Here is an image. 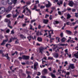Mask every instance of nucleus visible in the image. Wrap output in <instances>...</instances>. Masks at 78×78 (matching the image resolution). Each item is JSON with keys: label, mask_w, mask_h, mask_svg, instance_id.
Listing matches in <instances>:
<instances>
[{"label": "nucleus", "mask_w": 78, "mask_h": 78, "mask_svg": "<svg viewBox=\"0 0 78 78\" xmlns=\"http://www.w3.org/2000/svg\"><path fill=\"white\" fill-rule=\"evenodd\" d=\"M72 11L73 12H75L76 11V9H72Z\"/></svg>", "instance_id": "obj_54"}, {"label": "nucleus", "mask_w": 78, "mask_h": 78, "mask_svg": "<svg viewBox=\"0 0 78 78\" xmlns=\"http://www.w3.org/2000/svg\"><path fill=\"white\" fill-rule=\"evenodd\" d=\"M11 34H14V30H12V31H11Z\"/></svg>", "instance_id": "obj_34"}, {"label": "nucleus", "mask_w": 78, "mask_h": 78, "mask_svg": "<svg viewBox=\"0 0 78 78\" xmlns=\"http://www.w3.org/2000/svg\"><path fill=\"white\" fill-rule=\"evenodd\" d=\"M0 9L1 10V11H2V13H3L5 11V8L4 7L0 8Z\"/></svg>", "instance_id": "obj_5"}, {"label": "nucleus", "mask_w": 78, "mask_h": 78, "mask_svg": "<svg viewBox=\"0 0 78 78\" xmlns=\"http://www.w3.org/2000/svg\"><path fill=\"white\" fill-rule=\"evenodd\" d=\"M39 31H38L37 32V33L36 34L37 36H39Z\"/></svg>", "instance_id": "obj_41"}, {"label": "nucleus", "mask_w": 78, "mask_h": 78, "mask_svg": "<svg viewBox=\"0 0 78 78\" xmlns=\"http://www.w3.org/2000/svg\"><path fill=\"white\" fill-rule=\"evenodd\" d=\"M20 36L21 38H23V37H24V36L22 34H21Z\"/></svg>", "instance_id": "obj_43"}, {"label": "nucleus", "mask_w": 78, "mask_h": 78, "mask_svg": "<svg viewBox=\"0 0 78 78\" xmlns=\"http://www.w3.org/2000/svg\"><path fill=\"white\" fill-rule=\"evenodd\" d=\"M27 38V39H29V41H30V40H31V38L32 39L34 40V38H33V37H32L31 36H29V37H28Z\"/></svg>", "instance_id": "obj_11"}, {"label": "nucleus", "mask_w": 78, "mask_h": 78, "mask_svg": "<svg viewBox=\"0 0 78 78\" xmlns=\"http://www.w3.org/2000/svg\"><path fill=\"white\" fill-rule=\"evenodd\" d=\"M12 9V6L11 5H9V6L8 9L9 11H11Z\"/></svg>", "instance_id": "obj_17"}, {"label": "nucleus", "mask_w": 78, "mask_h": 78, "mask_svg": "<svg viewBox=\"0 0 78 78\" xmlns=\"http://www.w3.org/2000/svg\"><path fill=\"white\" fill-rule=\"evenodd\" d=\"M38 66V63L37 62H36L34 64V70H37V67Z\"/></svg>", "instance_id": "obj_3"}, {"label": "nucleus", "mask_w": 78, "mask_h": 78, "mask_svg": "<svg viewBox=\"0 0 78 78\" xmlns=\"http://www.w3.org/2000/svg\"><path fill=\"white\" fill-rule=\"evenodd\" d=\"M3 41H4V43H5V42H7V41H8V38H7L6 40H3Z\"/></svg>", "instance_id": "obj_37"}, {"label": "nucleus", "mask_w": 78, "mask_h": 78, "mask_svg": "<svg viewBox=\"0 0 78 78\" xmlns=\"http://www.w3.org/2000/svg\"><path fill=\"white\" fill-rule=\"evenodd\" d=\"M11 21H9V22L8 23V27H9V26H10L11 25Z\"/></svg>", "instance_id": "obj_27"}, {"label": "nucleus", "mask_w": 78, "mask_h": 78, "mask_svg": "<svg viewBox=\"0 0 78 78\" xmlns=\"http://www.w3.org/2000/svg\"><path fill=\"white\" fill-rule=\"evenodd\" d=\"M26 4L27 5H30V4H31V2L30 1H28L26 2Z\"/></svg>", "instance_id": "obj_30"}, {"label": "nucleus", "mask_w": 78, "mask_h": 78, "mask_svg": "<svg viewBox=\"0 0 78 78\" xmlns=\"http://www.w3.org/2000/svg\"><path fill=\"white\" fill-rule=\"evenodd\" d=\"M66 32L67 34H72V32L70 30H66Z\"/></svg>", "instance_id": "obj_15"}, {"label": "nucleus", "mask_w": 78, "mask_h": 78, "mask_svg": "<svg viewBox=\"0 0 78 78\" xmlns=\"http://www.w3.org/2000/svg\"><path fill=\"white\" fill-rule=\"evenodd\" d=\"M48 4H46V8H48L49 7H50L51 5V3H50V2L48 1Z\"/></svg>", "instance_id": "obj_7"}, {"label": "nucleus", "mask_w": 78, "mask_h": 78, "mask_svg": "<svg viewBox=\"0 0 78 78\" xmlns=\"http://www.w3.org/2000/svg\"><path fill=\"white\" fill-rule=\"evenodd\" d=\"M74 56L76 58H78V51L76 54H74Z\"/></svg>", "instance_id": "obj_18"}, {"label": "nucleus", "mask_w": 78, "mask_h": 78, "mask_svg": "<svg viewBox=\"0 0 78 78\" xmlns=\"http://www.w3.org/2000/svg\"><path fill=\"white\" fill-rule=\"evenodd\" d=\"M60 36L61 37H63V33H61Z\"/></svg>", "instance_id": "obj_39"}, {"label": "nucleus", "mask_w": 78, "mask_h": 78, "mask_svg": "<svg viewBox=\"0 0 78 78\" xmlns=\"http://www.w3.org/2000/svg\"><path fill=\"white\" fill-rule=\"evenodd\" d=\"M37 40L39 42H42V39L41 37H38L37 38Z\"/></svg>", "instance_id": "obj_9"}, {"label": "nucleus", "mask_w": 78, "mask_h": 78, "mask_svg": "<svg viewBox=\"0 0 78 78\" xmlns=\"http://www.w3.org/2000/svg\"><path fill=\"white\" fill-rule=\"evenodd\" d=\"M58 14H59V15H61V12H60V11H58Z\"/></svg>", "instance_id": "obj_63"}, {"label": "nucleus", "mask_w": 78, "mask_h": 78, "mask_svg": "<svg viewBox=\"0 0 78 78\" xmlns=\"http://www.w3.org/2000/svg\"><path fill=\"white\" fill-rule=\"evenodd\" d=\"M30 30H33V26H32L31 25H30Z\"/></svg>", "instance_id": "obj_46"}, {"label": "nucleus", "mask_w": 78, "mask_h": 78, "mask_svg": "<svg viewBox=\"0 0 78 78\" xmlns=\"http://www.w3.org/2000/svg\"><path fill=\"white\" fill-rule=\"evenodd\" d=\"M59 56V55H58V53H55L54 54V56L55 58H58V56Z\"/></svg>", "instance_id": "obj_19"}, {"label": "nucleus", "mask_w": 78, "mask_h": 78, "mask_svg": "<svg viewBox=\"0 0 78 78\" xmlns=\"http://www.w3.org/2000/svg\"><path fill=\"white\" fill-rule=\"evenodd\" d=\"M77 45L78 46L76 47L75 48V49H76V50H78V43L77 44Z\"/></svg>", "instance_id": "obj_60"}, {"label": "nucleus", "mask_w": 78, "mask_h": 78, "mask_svg": "<svg viewBox=\"0 0 78 78\" xmlns=\"http://www.w3.org/2000/svg\"><path fill=\"white\" fill-rule=\"evenodd\" d=\"M9 21H10L9 20H8L6 19H5L4 20V22H9Z\"/></svg>", "instance_id": "obj_22"}, {"label": "nucleus", "mask_w": 78, "mask_h": 78, "mask_svg": "<svg viewBox=\"0 0 78 78\" xmlns=\"http://www.w3.org/2000/svg\"><path fill=\"white\" fill-rule=\"evenodd\" d=\"M75 16L76 17H78V15H77V13H75Z\"/></svg>", "instance_id": "obj_52"}, {"label": "nucleus", "mask_w": 78, "mask_h": 78, "mask_svg": "<svg viewBox=\"0 0 78 78\" xmlns=\"http://www.w3.org/2000/svg\"><path fill=\"white\" fill-rule=\"evenodd\" d=\"M3 53V51H2V50H0V53L1 54H2V53Z\"/></svg>", "instance_id": "obj_51"}, {"label": "nucleus", "mask_w": 78, "mask_h": 78, "mask_svg": "<svg viewBox=\"0 0 78 78\" xmlns=\"http://www.w3.org/2000/svg\"><path fill=\"white\" fill-rule=\"evenodd\" d=\"M16 13H18V14H19V12H18V10L17 9H16Z\"/></svg>", "instance_id": "obj_59"}, {"label": "nucleus", "mask_w": 78, "mask_h": 78, "mask_svg": "<svg viewBox=\"0 0 78 78\" xmlns=\"http://www.w3.org/2000/svg\"><path fill=\"white\" fill-rule=\"evenodd\" d=\"M10 31V30H9V29H8L6 30V33H9Z\"/></svg>", "instance_id": "obj_33"}, {"label": "nucleus", "mask_w": 78, "mask_h": 78, "mask_svg": "<svg viewBox=\"0 0 78 78\" xmlns=\"http://www.w3.org/2000/svg\"><path fill=\"white\" fill-rule=\"evenodd\" d=\"M53 59V57H48V60L51 59V60Z\"/></svg>", "instance_id": "obj_29"}, {"label": "nucleus", "mask_w": 78, "mask_h": 78, "mask_svg": "<svg viewBox=\"0 0 78 78\" xmlns=\"http://www.w3.org/2000/svg\"><path fill=\"white\" fill-rule=\"evenodd\" d=\"M41 25H38V29H40L41 28Z\"/></svg>", "instance_id": "obj_49"}, {"label": "nucleus", "mask_w": 78, "mask_h": 78, "mask_svg": "<svg viewBox=\"0 0 78 78\" xmlns=\"http://www.w3.org/2000/svg\"><path fill=\"white\" fill-rule=\"evenodd\" d=\"M13 3L14 5H15V4H16V3H17V1H14Z\"/></svg>", "instance_id": "obj_44"}, {"label": "nucleus", "mask_w": 78, "mask_h": 78, "mask_svg": "<svg viewBox=\"0 0 78 78\" xmlns=\"http://www.w3.org/2000/svg\"><path fill=\"white\" fill-rule=\"evenodd\" d=\"M66 75L68 76L69 75H70V73L68 72H67L66 73Z\"/></svg>", "instance_id": "obj_47"}, {"label": "nucleus", "mask_w": 78, "mask_h": 78, "mask_svg": "<svg viewBox=\"0 0 78 78\" xmlns=\"http://www.w3.org/2000/svg\"><path fill=\"white\" fill-rule=\"evenodd\" d=\"M5 43L4 42V41H3V42L1 44V45H4L5 44Z\"/></svg>", "instance_id": "obj_31"}, {"label": "nucleus", "mask_w": 78, "mask_h": 78, "mask_svg": "<svg viewBox=\"0 0 78 78\" xmlns=\"http://www.w3.org/2000/svg\"><path fill=\"white\" fill-rule=\"evenodd\" d=\"M12 39L13 40H15V39H17V37H15L14 38H12Z\"/></svg>", "instance_id": "obj_58"}, {"label": "nucleus", "mask_w": 78, "mask_h": 78, "mask_svg": "<svg viewBox=\"0 0 78 78\" xmlns=\"http://www.w3.org/2000/svg\"><path fill=\"white\" fill-rule=\"evenodd\" d=\"M71 17V16H70V15L69 14H68L67 15V19H70Z\"/></svg>", "instance_id": "obj_16"}, {"label": "nucleus", "mask_w": 78, "mask_h": 78, "mask_svg": "<svg viewBox=\"0 0 78 78\" xmlns=\"http://www.w3.org/2000/svg\"><path fill=\"white\" fill-rule=\"evenodd\" d=\"M15 44H19V40L17 39L16 41H15Z\"/></svg>", "instance_id": "obj_32"}, {"label": "nucleus", "mask_w": 78, "mask_h": 78, "mask_svg": "<svg viewBox=\"0 0 78 78\" xmlns=\"http://www.w3.org/2000/svg\"><path fill=\"white\" fill-rule=\"evenodd\" d=\"M74 5L76 6H77V5H78V3H77V2H76L74 4Z\"/></svg>", "instance_id": "obj_55"}, {"label": "nucleus", "mask_w": 78, "mask_h": 78, "mask_svg": "<svg viewBox=\"0 0 78 78\" xmlns=\"http://www.w3.org/2000/svg\"><path fill=\"white\" fill-rule=\"evenodd\" d=\"M69 67L71 68L72 69H75V66H74V65L73 64H71L70 65Z\"/></svg>", "instance_id": "obj_12"}, {"label": "nucleus", "mask_w": 78, "mask_h": 78, "mask_svg": "<svg viewBox=\"0 0 78 78\" xmlns=\"http://www.w3.org/2000/svg\"><path fill=\"white\" fill-rule=\"evenodd\" d=\"M38 74H37V75L38 76H39V75H41V73L39 72H38Z\"/></svg>", "instance_id": "obj_56"}, {"label": "nucleus", "mask_w": 78, "mask_h": 78, "mask_svg": "<svg viewBox=\"0 0 78 78\" xmlns=\"http://www.w3.org/2000/svg\"><path fill=\"white\" fill-rule=\"evenodd\" d=\"M23 17H24V16L23 15H22V16H19L17 19H19V18H20L21 19H23Z\"/></svg>", "instance_id": "obj_20"}, {"label": "nucleus", "mask_w": 78, "mask_h": 78, "mask_svg": "<svg viewBox=\"0 0 78 78\" xmlns=\"http://www.w3.org/2000/svg\"><path fill=\"white\" fill-rule=\"evenodd\" d=\"M2 4L3 5H6V2H3Z\"/></svg>", "instance_id": "obj_38"}, {"label": "nucleus", "mask_w": 78, "mask_h": 78, "mask_svg": "<svg viewBox=\"0 0 78 78\" xmlns=\"http://www.w3.org/2000/svg\"><path fill=\"white\" fill-rule=\"evenodd\" d=\"M35 2H36L35 4H38V3H39V1L38 0L36 1Z\"/></svg>", "instance_id": "obj_50"}, {"label": "nucleus", "mask_w": 78, "mask_h": 78, "mask_svg": "<svg viewBox=\"0 0 78 78\" xmlns=\"http://www.w3.org/2000/svg\"><path fill=\"white\" fill-rule=\"evenodd\" d=\"M13 2H14V0H8V3L9 5H12V4L13 3Z\"/></svg>", "instance_id": "obj_6"}, {"label": "nucleus", "mask_w": 78, "mask_h": 78, "mask_svg": "<svg viewBox=\"0 0 78 78\" xmlns=\"http://www.w3.org/2000/svg\"><path fill=\"white\" fill-rule=\"evenodd\" d=\"M58 48V46H56V47H54L53 48V51H56V48Z\"/></svg>", "instance_id": "obj_28"}, {"label": "nucleus", "mask_w": 78, "mask_h": 78, "mask_svg": "<svg viewBox=\"0 0 78 78\" xmlns=\"http://www.w3.org/2000/svg\"><path fill=\"white\" fill-rule=\"evenodd\" d=\"M39 49L40 51L39 53H41V54H43V52H42V51H43L45 50V48L43 47H41L39 48Z\"/></svg>", "instance_id": "obj_1"}, {"label": "nucleus", "mask_w": 78, "mask_h": 78, "mask_svg": "<svg viewBox=\"0 0 78 78\" xmlns=\"http://www.w3.org/2000/svg\"><path fill=\"white\" fill-rule=\"evenodd\" d=\"M43 23H44L45 24H47L48 22V20H43Z\"/></svg>", "instance_id": "obj_10"}, {"label": "nucleus", "mask_w": 78, "mask_h": 78, "mask_svg": "<svg viewBox=\"0 0 78 78\" xmlns=\"http://www.w3.org/2000/svg\"><path fill=\"white\" fill-rule=\"evenodd\" d=\"M45 8V6H43L42 5H41V7H40L41 9H43Z\"/></svg>", "instance_id": "obj_40"}, {"label": "nucleus", "mask_w": 78, "mask_h": 78, "mask_svg": "<svg viewBox=\"0 0 78 78\" xmlns=\"http://www.w3.org/2000/svg\"><path fill=\"white\" fill-rule=\"evenodd\" d=\"M65 41H66V39L64 38H63L61 40V41L63 42H65Z\"/></svg>", "instance_id": "obj_23"}, {"label": "nucleus", "mask_w": 78, "mask_h": 78, "mask_svg": "<svg viewBox=\"0 0 78 78\" xmlns=\"http://www.w3.org/2000/svg\"><path fill=\"white\" fill-rule=\"evenodd\" d=\"M55 23H54V24H58V23H59V22L57 21H55Z\"/></svg>", "instance_id": "obj_26"}, {"label": "nucleus", "mask_w": 78, "mask_h": 78, "mask_svg": "<svg viewBox=\"0 0 78 78\" xmlns=\"http://www.w3.org/2000/svg\"><path fill=\"white\" fill-rule=\"evenodd\" d=\"M6 17L7 18H11L12 17V15L11 14H8L6 16Z\"/></svg>", "instance_id": "obj_14"}, {"label": "nucleus", "mask_w": 78, "mask_h": 78, "mask_svg": "<svg viewBox=\"0 0 78 78\" xmlns=\"http://www.w3.org/2000/svg\"><path fill=\"white\" fill-rule=\"evenodd\" d=\"M27 73L28 74V75H29L30 73H31V72L29 71H26Z\"/></svg>", "instance_id": "obj_48"}, {"label": "nucleus", "mask_w": 78, "mask_h": 78, "mask_svg": "<svg viewBox=\"0 0 78 78\" xmlns=\"http://www.w3.org/2000/svg\"><path fill=\"white\" fill-rule=\"evenodd\" d=\"M43 71L44 72V73H46L47 72V69H44L43 70Z\"/></svg>", "instance_id": "obj_25"}, {"label": "nucleus", "mask_w": 78, "mask_h": 78, "mask_svg": "<svg viewBox=\"0 0 78 78\" xmlns=\"http://www.w3.org/2000/svg\"><path fill=\"white\" fill-rule=\"evenodd\" d=\"M29 58L30 57L28 56L23 55V59H25L26 60H27V59H29Z\"/></svg>", "instance_id": "obj_2"}, {"label": "nucleus", "mask_w": 78, "mask_h": 78, "mask_svg": "<svg viewBox=\"0 0 78 78\" xmlns=\"http://www.w3.org/2000/svg\"><path fill=\"white\" fill-rule=\"evenodd\" d=\"M21 64L22 65H25V62H22Z\"/></svg>", "instance_id": "obj_64"}, {"label": "nucleus", "mask_w": 78, "mask_h": 78, "mask_svg": "<svg viewBox=\"0 0 78 78\" xmlns=\"http://www.w3.org/2000/svg\"><path fill=\"white\" fill-rule=\"evenodd\" d=\"M65 46L66 45V44H60V46Z\"/></svg>", "instance_id": "obj_45"}, {"label": "nucleus", "mask_w": 78, "mask_h": 78, "mask_svg": "<svg viewBox=\"0 0 78 78\" xmlns=\"http://www.w3.org/2000/svg\"><path fill=\"white\" fill-rule=\"evenodd\" d=\"M36 21V20H32L31 21V23H32L33 22H34Z\"/></svg>", "instance_id": "obj_36"}, {"label": "nucleus", "mask_w": 78, "mask_h": 78, "mask_svg": "<svg viewBox=\"0 0 78 78\" xmlns=\"http://www.w3.org/2000/svg\"><path fill=\"white\" fill-rule=\"evenodd\" d=\"M48 70H49L50 71H51V67H50L48 68Z\"/></svg>", "instance_id": "obj_62"}, {"label": "nucleus", "mask_w": 78, "mask_h": 78, "mask_svg": "<svg viewBox=\"0 0 78 78\" xmlns=\"http://www.w3.org/2000/svg\"><path fill=\"white\" fill-rule=\"evenodd\" d=\"M66 2H64L63 4V6H64V7H66Z\"/></svg>", "instance_id": "obj_57"}, {"label": "nucleus", "mask_w": 78, "mask_h": 78, "mask_svg": "<svg viewBox=\"0 0 78 78\" xmlns=\"http://www.w3.org/2000/svg\"><path fill=\"white\" fill-rule=\"evenodd\" d=\"M5 57H6V58H7V59H8V60H9V61H10V59H9L10 58L8 56V54L7 53L5 54Z\"/></svg>", "instance_id": "obj_8"}, {"label": "nucleus", "mask_w": 78, "mask_h": 78, "mask_svg": "<svg viewBox=\"0 0 78 78\" xmlns=\"http://www.w3.org/2000/svg\"><path fill=\"white\" fill-rule=\"evenodd\" d=\"M77 33L78 32H77V31H75L74 32V36H75V34H77Z\"/></svg>", "instance_id": "obj_42"}, {"label": "nucleus", "mask_w": 78, "mask_h": 78, "mask_svg": "<svg viewBox=\"0 0 78 78\" xmlns=\"http://www.w3.org/2000/svg\"><path fill=\"white\" fill-rule=\"evenodd\" d=\"M62 1H60V2H58L57 3V4L59 6H60V4H61V5H62Z\"/></svg>", "instance_id": "obj_21"}, {"label": "nucleus", "mask_w": 78, "mask_h": 78, "mask_svg": "<svg viewBox=\"0 0 78 78\" xmlns=\"http://www.w3.org/2000/svg\"><path fill=\"white\" fill-rule=\"evenodd\" d=\"M51 76H52V78H56V76L55 75L53 74V73H51Z\"/></svg>", "instance_id": "obj_24"}, {"label": "nucleus", "mask_w": 78, "mask_h": 78, "mask_svg": "<svg viewBox=\"0 0 78 78\" xmlns=\"http://www.w3.org/2000/svg\"><path fill=\"white\" fill-rule=\"evenodd\" d=\"M15 54H16V55H17V51H16L14 53L12 54V56H14V55H15Z\"/></svg>", "instance_id": "obj_35"}, {"label": "nucleus", "mask_w": 78, "mask_h": 78, "mask_svg": "<svg viewBox=\"0 0 78 78\" xmlns=\"http://www.w3.org/2000/svg\"><path fill=\"white\" fill-rule=\"evenodd\" d=\"M18 15H19L18 13H16V14L15 15H13L12 16L13 17V18H14L17 17V16H18Z\"/></svg>", "instance_id": "obj_13"}, {"label": "nucleus", "mask_w": 78, "mask_h": 78, "mask_svg": "<svg viewBox=\"0 0 78 78\" xmlns=\"http://www.w3.org/2000/svg\"><path fill=\"white\" fill-rule=\"evenodd\" d=\"M73 2L72 1H70L69 3V5L70 6H71V7H72L73 6Z\"/></svg>", "instance_id": "obj_4"}, {"label": "nucleus", "mask_w": 78, "mask_h": 78, "mask_svg": "<svg viewBox=\"0 0 78 78\" xmlns=\"http://www.w3.org/2000/svg\"><path fill=\"white\" fill-rule=\"evenodd\" d=\"M21 3H25V2H24L23 0H22L21 1Z\"/></svg>", "instance_id": "obj_53"}, {"label": "nucleus", "mask_w": 78, "mask_h": 78, "mask_svg": "<svg viewBox=\"0 0 78 78\" xmlns=\"http://www.w3.org/2000/svg\"><path fill=\"white\" fill-rule=\"evenodd\" d=\"M19 59L21 61V60L22 59H23V57H19Z\"/></svg>", "instance_id": "obj_61"}]
</instances>
